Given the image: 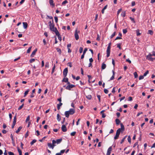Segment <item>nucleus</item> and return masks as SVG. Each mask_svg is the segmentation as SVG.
I'll list each match as a JSON object with an SVG mask.
<instances>
[{"label":"nucleus","mask_w":155,"mask_h":155,"mask_svg":"<svg viewBox=\"0 0 155 155\" xmlns=\"http://www.w3.org/2000/svg\"><path fill=\"white\" fill-rule=\"evenodd\" d=\"M119 135H118L117 134H116L115 136L114 137V139L115 140H116V139H117L119 137Z\"/></svg>","instance_id":"nucleus-42"},{"label":"nucleus","mask_w":155,"mask_h":155,"mask_svg":"<svg viewBox=\"0 0 155 155\" xmlns=\"http://www.w3.org/2000/svg\"><path fill=\"white\" fill-rule=\"evenodd\" d=\"M23 26L24 28L26 29L28 27V24L26 22H23Z\"/></svg>","instance_id":"nucleus-15"},{"label":"nucleus","mask_w":155,"mask_h":155,"mask_svg":"<svg viewBox=\"0 0 155 155\" xmlns=\"http://www.w3.org/2000/svg\"><path fill=\"white\" fill-rule=\"evenodd\" d=\"M123 33L124 34H126L127 32V29H123Z\"/></svg>","instance_id":"nucleus-51"},{"label":"nucleus","mask_w":155,"mask_h":155,"mask_svg":"<svg viewBox=\"0 0 155 155\" xmlns=\"http://www.w3.org/2000/svg\"><path fill=\"white\" fill-rule=\"evenodd\" d=\"M22 127L21 126L19 127L18 128V129L16 131V132L17 133H18L21 130V129H22Z\"/></svg>","instance_id":"nucleus-23"},{"label":"nucleus","mask_w":155,"mask_h":155,"mask_svg":"<svg viewBox=\"0 0 155 155\" xmlns=\"http://www.w3.org/2000/svg\"><path fill=\"white\" fill-rule=\"evenodd\" d=\"M152 55L151 54H149L147 56V59L149 61H153L155 58H152Z\"/></svg>","instance_id":"nucleus-2"},{"label":"nucleus","mask_w":155,"mask_h":155,"mask_svg":"<svg viewBox=\"0 0 155 155\" xmlns=\"http://www.w3.org/2000/svg\"><path fill=\"white\" fill-rule=\"evenodd\" d=\"M144 76L143 75H141L139 77V80H140L142 79H143L144 78Z\"/></svg>","instance_id":"nucleus-53"},{"label":"nucleus","mask_w":155,"mask_h":155,"mask_svg":"<svg viewBox=\"0 0 155 155\" xmlns=\"http://www.w3.org/2000/svg\"><path fill=\"white\" fill-rule=\"evenodd\" d=\"M24 106V104H23L21 106H20L18 108V110H19L21 109Z\"/></svg>","instance_id":"nucleus-33"},{"label":"nucleus","mask_w":155,"mask_h":155,"mask_svg":"<svg viewBox=\"0 0 155 155\" xmlns=\"http://www.w3.org/2000/svg\"><path fill=\"white\" fill-rule=\"evenodd\" d=\"M112 146L108 148V149L107 150V154H106L107 155H110L111 152L112 150Z\"/></svg>","instance_id":"nucleus-8"},{"label":"nucleus","mask_w":155,"mask_h":155,"mask_svg":"<svg viewBox=\"0 0 155 155\" xmlns=\"http://www.w3.org/2000/svg\"><path fill=\"white\" fill-rule=\"evenodd\" d=\"M54 32H55L56 35H57V36L60 35L57 29H56L54 31Z\"/></svg>","instance_id":"nucleus-16"},{"label":"nucleus","mask_w":155,"mask_h":155,"mask_svg":"<svg viewBox=\"0 0 155 155\" xmlns=\"http://www.w3.org/2000/svg\"><path fill=\"white\" fill-rule=\"evenodd\" d=\"M76 134L75 131L71 133V136H74Z\"/></svg>","instance_id":"nucleus-47"},{"label":"nucleus","mask_w":155,"mask_h":155,"mask_svg":"<svg viewBox=\"0 0 155 155\" xmlns=\"http://www.w3.org/2000/svg\"><path fill=\"white\" fill-rule=\"evenodd\" d=\"M31 48H32L31 46L28 48V50L27 51V53H29L30 52Z\"/></svg>","instance_id":"nucleus-37"},{"label":"nucleus","mask_w":155,"mask_h":155,"mask_svg":"<svg viewBox=\"0 0 155 155\" xmlns=\"http://www.w3.org/2000/svg\"><path fill=\"white\" fill-rule=\"evenodd\" d=\"M127 137V136H125L121 140V141L120 142V143L121 144H122V143L124 141V140H125V139H126V138Z\"/></svg>","instance_id":"nucleus-28"},{"label":"nucleus","mask_w":155,"mask_h":155,"mask_svg":"<svg viewBox=\"0 0 155 155\" xmlns=\"http://www.w3.org/2000/svg\"><path fill=\"white\" fill-rule=\"evenodd\" d=\"M45 67L47 68H48L49 67V63L47 62L45 63Z\"/></svg>","instance_id":"nucleus-34"},{"label":"nucleus","mask_w":155,"mask_h":155,"mask_svg":"<svg viewBox=\"0 0 155 155\" xmlns=\"http://www.w3.org/2000/svg\"><path fill=\"white\" fill-rule=\"evenodd\" d=\"M54 19L56 23H57L58 21V17L56 16L54 17Z\"/></svg>","instance_id":"nucleus-56"},{"label":"nucleus","mask_w":155,"mask_h":155,"mask_svg":"<svg viewBox=\"0 0 155 155\" xmlns=\"http://www.w3.org/2000/svg\"><path fill=\"white\" fill-rule=\"evenodd\" d=\"M75 113V110L74 109L71 108L69 111H66L64 114L66 117L68 118L69 115H72Z\"/></svg>","instance_id":"nucleus-1"},{"label":"nucleus","mask_w":155,"mask_h":155,"mask_svg":"<svg viewBox=\"0 0 155 155\" xmlns=\"http://www.w3.org/2000/svg\"><path fill=\"white\" fill-rule=\"evenodd\" d=\"M137 35V36H139L140 35V33L139 32V30H136Z\"/></svg>","instance_id":"nucleus-39"},{"label":"nucleus","mask_w":155,"mask_h":155,"mask_svg":"<svg viewBox=\"0 0 155 155\" xmlns=\"http://www.w3.org/2000/svg\"><path fill=\"white\" fill-rule=\"evenodd\" d=\"M55 65L54 64L53 68H52V71H51V73L52 74H53L54 72V69H55Z\"/></svg>","instance_id":"nucleus-48"},{"label":"nucleus","mask_w":155,"mask_h":155,"mask_svg":"<svg viewBox=\"0 0 155 155\" xmlns=\"http://www.w3.org/2000/svg\"><path fill=\"white\" fill-rule=\"evenodd\" d=\"M48 146L50 148H52V149H53L54 147L55 146V144H52L51 143H48Z\"/></svg>","instance_id":"nucleus-14"},{"label":"nucleus","mask_w":155,"mask_h":155,"mask_svg":"<svg viewBox=\"0 0 155 155\" xmlns=\"http://www.w3.org/2000/svg\"><path fill=\"white\" fill-rule=\"evenodd\" d=\"M29 89H28L24 93V97H25L26 96V95L27 94H28V92H29Z\"/></svg>","instance_id":"nucleus-27"},{"label":"nucleus","mask_w":155,"mask_h":155,"mask_svg":"<svg viewBox=\"0 0 155 155\" xmlns=\"http://www.w3.org/2000/svg\"><path fill=\"white\" fill-rule=\"evenodd\" d=\"M104 92L105 94H107L108 92V91L106 89H104Z\"/></svg>","instance_id":"nucleus-55"},{"label":"nucleus","mask_w":155,"mask_h":155,"mask_svg":"<svg viewBox=\"0 0 155 155\" xmlns=\"http://www.w3.org/2000/svg\"><path fill=\"white\" fill-rule=\"evenodd\" d=\"M106 67V65L104 63H103L102 64L101 66V68L102 69H105Z\"/></svg>","instance_id":"nucleus-20"},{"label":"nucleus","mask_w":155,"mask_h":155,"mask_svg":"<svg viewBox=\"0 0 155 155\" xmlns=\"http://www.w3.org/2000/svg\"><path fill=\"white\" fill-rule=\"evenodd\" d=\"M135 5V2L134 1H133L131 2V5L132 6H134Z\"/></svg>","instance_id":"nucleus-63"},{"label":"nucleus","mask_w":155,"mask_h":155,"mask_svg":"<svg viewBox=\"0 0 155 155\" xmlns=\"http://www.w3.org/2000/svg\"><path fill=\"white\" fill-rule=\"evenodd\" d=\"M30 116L29 115L27 117V118H26V122H27L29 120H30Z\"/></svg>","instance_id":"nucleus-57"},{"label":"nucleus","mask_w":155,"mask_h":155,"mask_svg":"<svg viewBox=\"0 0 155 155\" xmlns=\"http://www.w3.org/2000/svg\"><path fill=\"white\" fill-rule=\"evenodd\" d=\"M148 34H150V35H152L153 34V32L151 30H149L148 31Z\"/></svg>","instance_id":"nucleus-32"},{"label":"nucleus","mask_w":155,"mask_h":155,"mask_svg":"<svg viewBox=\"0 0 155 155\" xmlns=\"http://www.w3.org/2000/svg\"><path fill=\"white\" fill-rule=\"evenodd\" d=\"M87 48H85L84 49V51L83 52V53L84 54H85L86 52L87 51Z\"/></svg>","instance_id":"nucleus-54"},{"label":"nucleus","mask_w":155,"mask_h":155,"mask_svg":"<svg viewBox=\"0 0 155 155\" xmlns=\"http://www.w3.org/2000/svg\"><path fill=\"white\" fill-rule=\"evenodd\" d=\"M36 142V140L35 139H34L31 143L30 144L31 145H32L34 144V143H35Z\"/></svg>","instance_id":"nucleus-29"},{"label":"nucleus","mask_w":155,"mask_h":155,"mask_svg":"<svg viewBox=\"0 0 155 155\" xmlns=\"http://www.w3.org/2000/svg\"><path fill=\"white\" fill-rule=\"evenodd\" d=\"M121 129H118L117 130L116 134L119 135L121 132Z\"/></svg>","instance_id":"nucleus-21"},{"label":"nucleus","mask_w":155,"mask_h":155,"mask_svg":"<svg viewBox=\"0 0 155 155\" xmlns=\"http://www.w3.org/2000/svg\"><path fill=\"white\" fill-rule=\"evenodd\" d=\"M104 110H103L101 112V114L102 115V118H104L106 117V115L104 113Z\"/></svg>","instance_id":"nucleus-17"},{"label":"nucleus","mask_w":155,"mask_h":155,"mask_svg":"<svg viewBox=\"0 0 155 155\" xmlns=\"http://www.w3.org/2000/svg\"><path fill=\"white\" fill-rule=\"evenodd\" d=\"M68 3V1L67 0H65L64 1H63L62 2V4L63 5H64L65 4H66Z\"/></svg>","instance_id":"nucleus-41"},{"label":"nucleus","mask_w":155,"mask_h":155,"mask_svg":"<svg viewBox=\"0 0 155 155\" xmlns=\"http://www.w3.org/2000/svg\"><path fill=\"white\" fill-rule=\"evenodd\" d=\"M49 3L50 6L52 7L53 8L55 6V4L54 3L53 0H49Z\"/></svg>","instance_id":"nucleus-11"},{"label":"nucleus","mask_w":155,"mask_h":155,"mask_svg":"<svg viewBox=\"0 0 155 155\" xmlns=\"http://www.w3.org/2000/svg\"><path fill=\"white\" fill-rule=\"evenodd\" d=\"M58 39L60 40V41H61L62 40V38L61 35H60L58 36Z\"/></svg>","instance_id":"nucleus-59"},{"label":"nucleus","mask_w":155,"mask_h":155,"mask_svg":"<svg viewBox=\"0 0 155 155\" xmlns=\"http://www.w3.org/2000/svg\"><path fill=\"white\" fill-rule=\"evenodd\" d=\"M56 50L60 54H61V51L60 48H56Z\"/></svg>","instance_id":"nucleus-26"},{"label":"nucleus","mask_w":155,"mask_h":155,"mask_svg":"<svg viewBox=\"0 0 155 155\" xmlns=\"http://www.w3.org/2000/svg\"><path fill=\"white\" fill-rule=\"evenodd\" d=\"M35 60L34 58H32L29 60L30 63H31L34 62L35 61Z\"/></svg>","instance_id":"nucleus-50"},{"label":"nucleus","mask_w":155,"mask_h":155,"mask_svg":"<svg viewBox=\"0 0 155 155\" xmlns=\"http://www.w3.org/2000/svg\"><path fill=\"white\" fill-rule=\"evenodd\" d=\"M121 15L123 17H124L125 16V12H122V13L121 14Z\"/></svg>","instance_id":"nucleus-52"},{"label":"nucleus","mask_w":155,"mask_h":155,"mask_svg":"<svg viewBox=\"0 0 155 155\" xmlns=\"http://www.w3.org/2000/svg\"><path fill=\"white\" fill-rule=\"evenodd\" d=\"M80 31H78L77 29H76L75 31V32L74 33V36L76 40H77L79 38V35H78V33H79Z\"/></svg>","instance_id":"nucleus-4"},{"label":"nucleus","mask_w":155,"mask_h":155,"mask_svg":"<svg viewBox=\"0 0 155 155\" xmlns=\"http://www.w3.org/2000/svg\"><path fill=\"white\" fill-rule=\"evenodd\" d=\"M110 48L107 47V57H108L110 56Z\"/></svg>","instance_id":"nucleus-9"},{"label":"nucleus","mask_w":155,"mask_h":155,"mask_svg":"<svg viewBox=\"0 0 155 155\" xmlns=\"http://www.w3.org/2000/svg\"><path fill=\"white\" fill-rule=\"evenodd\" d=\"M121 125V128L120 129H121V131L122 130V131H124V126L123 125V124L121 123L120 124Z\"/></svg>","instance_id":"nucleus-25"},{"label":"nucleus","mask_w":155,"mask_h":155,"mask_svg":"<svg viewBox=\"0 0 155 155\" xmlns=\"http://www.w3.org/2000/svg\"><path fill=\"white\" fill-rule=\"evenodd\" d=\"M10 137L12 140V142L13 144V146H15V140L14 139L12 135V134H11L10 136Z\"/></svg>","instance_id":"nucleus-12"},{"label":"nucleus","mask_w":155,"mask_h":155,"mask_svg":"<svg viewBox=\"0 0 155 155\" xmlns=\"http://www.w3.org/2000/svg\"><path fill=\"white\" fill-rule=\"evenodd\" d=\"M62 138L58 139L56 140V141H55L54 140H52V143L53 144L57 143V144L60 143L62 141Z\"/></svg>","instance_id":"nucleus-3"},{"label":"nucleus","mask_w":155,"mask_h":155,"mask_svg":"<svg viewBox=\"0 0 155 155\" xmlns=\"http://www.w3.org/2000/svg\"><path fill=\"white\" fill-rule=\"evenodd\" d=\"M37 51V49L36 48L34 51L32 52L30 56L31 57H33L35 55Z\"/></svg>","instance_id":"nucleus-13"},{"label":"nucleus","mask_w":155,"mask_h":155,"mask_svg":"<svg viewBox=\"0 0 155 155\" xmlns=\"http://www.w3.org/2000/svg\"><path fill=\"white\" fill-rule=\"evenodd\" d=\"M71 44H68L67 45V48H69L70 47H71Z\"/></svg>","instance_id":"nucleus-64"},{"label":"nucleus","mask_w":155,"mask_h":155,"mask_svg":"<svg viewBox=\"0 0 155 155\" xmlns=\"http://www.w3.org/2000/svg\"><path fill=\"white\" fill-rule=\"evenodd\" d=\"M121 44L120 43H118L117 44V48H119L120 49H121V48L120 47V45H121Z\"/></svg>","instance_id":"nucleus-31"},{"label":"nucleus","mask_w":155,"mask_h":155,"mask_svg":"<svg viewBox=\"0 0 155 155\" xmlns=\"http://www.w3.org/2000/svg\"><path fill=\"white\" fill-rule=\"evenodd\" d=\"M61 130L63 132H65L67 131V127L65 125H63L62 126Z\"/></svg>","instance_id":"nucleus-10"},{"label":"nucleus","mask_w":155,"mask_h":155,"mask_svg":"<svg viewBox=\"0 0 155 155\" xmlns=\"http://www.w3.org/2000/svg\"><path fill=\"white\" fill-rule=\"evenodd\" d=\"M87 76L89 78L88 82L89 83H90L91 82V80L92 79L91 78V76L90 75H88Z\"/></svg>","instance_id":"nucleus-30"},{"label":"nucleus","mask_w":155,"mask_h":155,"mask_svg":"<svg viewBox=\"0 0 155 155\" xmlns=\"http://www.w3.org/2000/svg\"><path fill=\"white\" fill-rule=\"evenodd\" d=\"M75 85L73 84L68 85L66 87V89L67 90H71V89L73 87H75Z\"/></svg>","instance_id":"nucleus-6"},{"label":"nucleus","mask_w":155,"mask_h":155,"mask_svg":"<svg viewBox=\"0 0 155 155\" xmlns=\"http://www.w3.org/2000/svg\"><path fill=\"white\" fill-rule=\"evenodd\" d=\"M130 19L133 21L134 23H135V21L134 20V18L130 17Z\"/></svg>","instance_id":"nucleus-40"},{"label":"nucleus","mask_w":155,"mask_h":155,"mask_svg":"<svg viewBox=\"0 0 155 155\" xmlns=\"http://www.w3.org/2000/svg\"><path fill=\"white\" fill-rule=\"evenodd\" d=\"M68 73V68H65L63 71V76L64 77H66Z\"/></svg>","instance_id":"nucleus-5"},{"label":"nucleus","mask_w":155,"mask_h":155,"mask_svg":"<svg viewBox=\"0 0 155 155\" xmlns=\"http://www.w3.org/2000/svg\"><path fill=\"white\" fill-rule=\"evenodd\" d=\"M115 121H116V124L117 125H119L120 122V120L118 119H116L115 120Z\"/></svg>","instance_id":"nucleus-22"},{"label":"nucleus","mask_w":155,"mask_h":155,"mask_svg":"<svg viewBox=\"0 0 155 155\" xmlns=\"http://www.w3.org/2000/svg\"><path fill=\"white\" fill-rule=\"evenodd\" d=\"M49 25V28L50 27L52 26V22L51 21H50L48 22Z\"/></svg>","instance_id":"nucleus-44"},{"label":"nucleus","mask_w":155,"mask_h":155,"mask_svg":"<svg viewBox=\"0 0 155 155\" xmlns=\"http://www.w3.org/2000/svg\"><path fill=\"white\" fill-rule=\"evenodd\" d=\"M57 119L58 121H60L61 120V117L59 114H58L57 115Z\"/></svg>","instance_id":"nucleus-24"},{"label":"nucleus","mask_w":155,"mask_h":155,"mask_svg":"<svg viewBox=\"0 0 155 155\" xmlns=\"http://www.w3.org/2000/svg\"><path fill=\"white\" fill-rule=\"evenodd\" d=\"M83 51V48L82 47H80L79 49V52L80 53H82Z\"/></svg>","instance_id":"nucleus-49"},{"label":"nucleus","mask_w":155,"mask_h":155,"mask_svg":"<svg viewBox=\"0 0 155 155\" xmlns=\"http://www.w3.org/2000/svg\"><path fill=\"white\" fill-rule=\"evenodd\" d=\"M8 154L9 155H14V153L11 151L8 152Z\"/></svg>","instance_id":"nucleus-58"},{"label":"nucleus","mask_w":155,"mask_h":155,"mask_svg":"<svg viewBox=\"0 0 155 155\" xmlns=\"http://www.w3.org/2000/svg\"><path fill=\"white\" fill-rule=\"evenodd\" d=\"M128 101H132V98L131 97H129L128 98Z\"/></svg>","instance_id":"nucleus-62"},{"label":"nucleus","mask_w":155,"mask_h":155,"mask_svg":"<svg viewBox=\"0 0 155 155\" xmlns=\"http://www.w3.org/2000/svg\"><path fill=\"white\" fill-rule=\"evenodd\" d=\"M87 98L89 99H91V95H88L87 96Z\"/></svg>","instance_id":"nucleus-61"},{"label":"nucleus","mask_w":155,"mask_h":155,"mask_svg":"<svg viewBox=\"0 0 155 155\" xmlns=\"http://www.w3.org/2000/svg\"><path fill=\"white\" fill-rule=\"evenodd\" d=\"M68 78H66V77H65V78L64 77V78L62 80V81L65 82H68Z\"/></svg>","instance_id":"nucleus-18"},{"label":"nucleus","mask_w":155,"mask_h":155,"mask_svg":"<svg viewBox=\"0 0 155 155\" xmlns=\"http://www.w3.org/2000/svg\"><path fill=\"white\" fill-rule=\"evenodd\" d=\"M112 64L113 65L114 67L115 65V63L114 62V59H112Z\"/></svg>","instance_id":"nucleus-60"},{"label":"nucleus","mask_w":155,"mask_h":155,"mask_svg":"<svg viewBox=\"0 0 155 155\" xmlns=\"http://www.w3.org/2000/svg\"><path fill=\"white\" fill-rule=\"evenodd\" d=\"M149 73V71L147 70L143 74V76L144 77L146 76Z\"/></svg>","instance_id":"nucleus-36"},{"label":"nucleus","mask_w":155,"mask_h":155,"mask_svg":"<svg viewBox=\"0 0 155 155\" xmlns=\"http://www.w3.org/2000/svg\"><path fill=\"white\" fill-rule=\"evenodd\" d=\"M127 140H128V142L130 143H131V138L130 137V136H128V138H127Z\"/></svg>","instance_id":"nucleus-45"},{"label":"nucleus","mask_w":155,"mask_h":155,"mask_svg":"<svg viewBox=\"0 0 155 155\" xmlns=\"http://www.w3.org/2000/svg\"><path fill=\"white\" fill-rule=\"evenodd\" d=\"M52 26H51L50 27V30L53 31H54L56 29H57L56 28L54 27V21L53 20H52Z\"/></svg>","instance_id":"nucleus-7"},{"label":"nucleus","mask_w":155,"mask_h":155,"mask_svg":"<svg viewBox=\"0 0 155 155\" xmlns=\"http://www.w3.org/2000/svg\"><path fill=\"white\" fill-rule=\"evenodd\" d=\"M116 32L114 31L113 34L110 36V38H112L115 35Z\"/></svg>","instance_id":"nucleus-38"},{"label":"nucleus","mask_w":155,"mask_h":155,"mask_svg":"<svg viewBox=\"0 0 155 155\" xmlns=\"http://www.w3.org/2000/svg\"><path fill=\"white\" fill-rule=\"evenodd\" d=\"M67 65L69 66L71 68L72 66V63L71 62H68V63Z\"/></svg>","instance_id":"nucleus-46"},{"label":"nucleus","mask_w":155,"mask_h":155,"mask_svg":"<svg viewBox=\"0 0 155 155\" xmlns=\"http://www.w3.org/2000/svg\"><path fill=\"white\" fill-rule=\"evenodd\" d=\"M17 150L19 153V155H22L21 151L19 147H17Z\"/></svg>","instance_id":"nucleus-19"},{"label":"nucleus","mask_w":155,"mask_h":155,"mask_svg":"<svg viewBox=\"0 0 155 155\" xmlns=\"http://www.w3.org/2000/svg\"><path fill=\"white\" fill-rule=\"evenodd\" d=\"M134 74L135 78H137L138 77V74L137 72H135L134 73Z\"/></svg>","instance_id":"nucleus-35"},{"label":"nucleus","mask_w":155,"mask_h":155,"mask_svg":"<svg viewBox=\"0 0 155 155\" xmlns=\"http://www.w3.org/2000/svg\"><path fill=\"white\" fill-rule=\"evenodd\" d=\"M49 25V28L50 27L52 26V22L51 21H50L48 22Z\"/></svg>","instance_id":"nucleus-43"}]
</instances>
